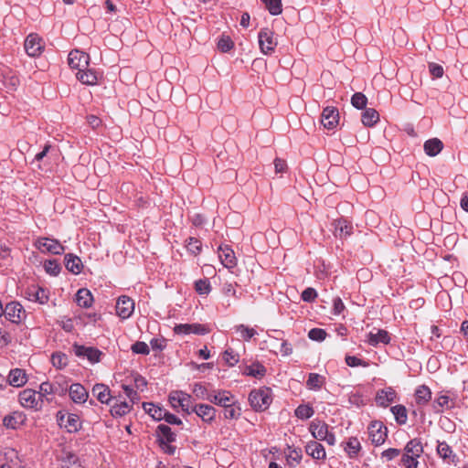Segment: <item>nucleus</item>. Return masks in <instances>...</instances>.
Returning <instances> with one entry per match:
<instances>
[{"label": "nucleus", "instance_id": "9b49d317", "mask_svg": "<svg viewBox=\"0 0 468 468\" xmlns=\"http://www.w3.org/2000/svg\"><path fill=\"white\" fill-rule=\"evenodd\" d=\"M73 349L75 355L79 357H87V359L91 363H97L100 361L101 352L97 348L75 344L73 346Z\"/></svg>", "mask_w": 468, "mask_h": 468}, {"label": "nucleus", "instance_id": "c85d7f7f", "mask_svg": "<svg viewBox=\"0 0 468 468\" xmlns=\"http://www.w3.org/2000/svg\"><path fill=\"white\" fill-rule=\"evenodd\" d=\"M367 337L368 344L373 346L378 345L379 343L388 344L390 340L388 333L385 330H378L377 333L370 332Z\"/></svg>", "mask_w": 468, "mask_h": 468}, {"label": "nucleus", "instance_id": "6ab92c4d", "mask_svg": "<svg viewBox=\"0 0 468 468\" xmlns=\"http://www.w3.org/2000/svg\"><path fill=\"white\" fill-rule=\"evenodd\" d=\"M397 394L392 388H387L385 389H381L377 393L376 402L378 406L388 407L390 403L394 402L396 399Z\"/></svg>", "mask_w": 468, "mask_h": 468}, {"label": "nucleus", "instance_id": "393cba45", "mask_svg": "<svg viewBox=\"0 0 468 468\" xmlns=\"http://www.w3.org/2000/svg\"><path fill=\"white\" fill-rule=\"evenodd\" d=\"M8 382L13 387H22L27 383V376L23 369L15 368L9 372Z\"/></svg>", "mask_w": 468, "mask_h": 468}, {"label": "nucleus", "instance_id": "4468645a", "mask_svg": "<svg viewBox=\"0 0 468 468\" xmlns=\"http://www.w3.org/2000/svg\"><path fill=\"white\" fill-rule=\"evenodd\" d=\"M174 331L177 335H206L208 330L200 324H181L175 326Z\"/></svg>", "mask_w": 468, "mask_h": 468}, {"label": "nucleus", "instance_id": "09e8293b", "mask_svg": "<svg viewBox=\"0 0 468 468\" xmlns=\"http://www.w3.org/2000/svg\"><path fill=\"white\" fill-rule=\"evenodd\" d=\"M193 394L200 399L208 400L210 393L207 389V388L201 383H196L193 387Z\"/></svg>", "mask_w": 468, "mask_h": 468}, {"label": "nucleus", "instance_id": "c03bdc74", "mask_svg": "<svg viewBox=\"0 0 468 468\" xmlns=\"http://www.w3.org/2000/svg\"><path fill=\"white\" fill-rule=\"evenodd\" d=\"M64 427L69 432L77 431L80 428V419L75 414H68Z\"/></svg>", "mask_w": 468, "mask_h": 468}, {"label": "nucleus", "instance_id": "a878e982", "mask_svg": "<svg viewBox=\"0 0 468 468\" xmlns=\"http://www.w3.org/2000/svg\"><path fill=\"white\" fill-rule=\"evenodd\" d=\"M423 147H424V151H425L426 154H428L430 156H436L437 154H439L441 152V150L443 148V144L440 139L432 138V139L427 140L424 143Z\"/></svg>", "mask_w": 468, "mask_h": 468}, {"label": "nucleus", "instance_id": "aec40b11", "mask_svg": "<svg viewBox=\"0 0 468 468\" xmlns=\"http://www.w3.org/2000/svg\"><path fill=\"white\" fill-rule=\"evenodd\" d=\"M69 397L75 403H84L89 394L86 388L80 383H74L69 389Z\"/></svg>", "mask_w": 468, "mask_h": 468}, {"label": "nucleus", "instance_id": "e2e57ef3", "mask_svg": "<svg viewBox=\"0 0 468 468\" xmlns=\"http://www.w3.org/2000/svg\"><path fill=\"white\" fill-rule=\"evenodd\" d=\"M316 296H317V293L314 288H307L302 292V299L304 302L311 303V302L314 301Z\"/></svg>", "mask_w": 468, "mask_h": 468}, {"label": "nucleus", "instance_id": "f257e3e1", "mask_svg": "<svg viewBox=\"0 0 468 468\" xmlns=\"http://www.w3.org/2000/svg\"><path fill=\"white\" fill-rule=\"evenodd\" d=\"M423 452L420 441L417 439L410 441L404 448V452L401 456L400 464L405 468H417L418 458Z\"/></svg>", "mask_w": 468, "mask_h": 468}, {"label": "nucleus", "instance_id": "4c0bfd02", "mask_svg": "<svg viewBox=\"0 0 468 468\" xmlns=\"http://www.w3.org/2000/svg\"><path fill=\"white\" fill-rule=\"evenodd\" d=\"M224 409V417L226 419L237 420L241 414V409L237 404L236 399L233 400V403H230V406H226Z\"/></svg>", "mask_w": 468, "mask_h": 468}, {"label": "nucleus", "instance_id": "bf43d9fd", "mask_svg": "<svg viewBox=\"0 0 468 468\" xmlns=\"http://www.w3.org/2000/svg\"><path fill=\"white\" fill-rule=\"evenodd\" d=\"M346 363L348 367H358V366H362V367L368 366L367 362H366L356 356H346Z\"/></svg>", "mask_w": 468, "mask_h": 468}, {"label": "nucleus", "instance_id": "a18cd8bd", "mask_svg": "<svg viewBox=\"0 0 468 468\" xmlns=\"http://www.w3.org/2000/svg\"><path fill=\"white\" fill-rule=\"evenodd\" d=\"M265 5L266 8L269 10V12L273 15L277 16L280 15L282 11V0H261Z\"/></svg>", "mask_w": 468, "mask_h": 468}, {"label": "nucleus", "instance_id": "6e6d98bb", "mask_svg": "<svg viewBox=\"0 0 468 468\" xmlns=\"http://www.w3.org/2000/svg\"><path fill=\"white\" fill-rule=\"evenodd\" d=\"M197 292L199 294H207L210 292V284L207 280H198L195 283Z\"/></svg>", "mask_w": 468, "mask_h": 468}, {"label": "nucleus", "instance_id": "603ef678", "mask_svg": "<svg viewBox=\"0 0 468 468\" xmlns=\"http://www.w3.org/2000/svg\"><path fill=\"white\" fill-rule=\"evenodd\" d=\"M44 268L46 271L51 275H58L61 270L59 264L56 260H49L45 261Z\"/></svg>", "mask_w": 468, "mask_h": 468}, {"label": "nucleus", "instance_id": "6e6552de", "mask_svg": "<svg viewBox=\"0 0 468 468\" xmlns=\"http://www.w3.org/2000/svg\"><path fill=\"white\" fill-rule=\"evenodd\" d=\"M90 56L78 49L69 54L68 62L71 69L79 70L86 69L89 67Z\"/></svg>", "mask_w": 468, "mask_h": 468}, {"label": "nucleus", "instance_id": "7c9ffc66", "mask_svg": "<svg viewBox=\"0 0 468 468\" xmlns=\"http://www.w3.org/2000/svg\"><path fill=\"white\" fill-rule=\"evenodd\" d=\"M313 436L322 441L323 438H326V434L329 431L328 425L322 421L313 422L310 427Z\"/></svg>", "mask_w": 468, "mask_h": 468}, {"label": "nucleus", "instance_id": "0e129e2a", "mask_svg": "<svg viewBox=\"0 0 468 468\" xmlns=\"http://www.w3.org/2000/svg\"><path fill=\"white\" fill-rule=\"evenodd\" d=\"M345 304L342 302L340 297H336L333 301V314L335 315H339L345 310Z\"/></svg>", "mask_w": 468, "mask_h": 468}, {"label": "nucleus", "instance_id": "ddd939ff", "mask_svg": "<svg viewBox=\"0 0 468 468\" xmlns=\"http://www.w3.org/2000/svg\"><path fill=\"white\" fill-rule=\"evenodd\" d=\"M234 399L235 397L229 391L224 389L211 392L208 398L209 402L223 408L230 406Z\"/></svg>", "mask_w": 468, "mask_h": 468}, {"label": "nucleus", "instance_id": "f03ea898", "mask_svg": "<svg viewBox=\"0 0 468 468\" xmlns=\"http://www.w3.org/2000/svg\"><path fill=\"white\" fill-rule=\"evenodd\" d=\"M157 441L162 451L169 455L175 454L176 447L172 443L176 441V433L171 428L165 424L157 426L156 431Z\"/></svg>", "mask_w": 468, "mask_h": 468}, {"label": "nucleus", "instance_id": "473e14b6", "mask_svg": "<svg viewBox=\"0 0 468 468\" xmlns=\"http://www.w3.org/2000/svg\"><path fill=\"white\" fill-rule=\"evenodd\" d=\"M306 452L314 459H322L325 456L324 447L317 441H311L306 445Z\"/></svg>", "mask_w": 468, "mask_h": 468}, {"label": "nucleus", "instance_id": "1a4fd4ad", "mask_svg": "<svg viewBox=\"0 0 468 468\" xmlns=\"http://www.w3.org/2000/svg\"><path fill=\"white\" fill-rule=\"evenodd\" d=\"M44 48L43 40L37 34H30L25 40V50L30 57L41 54Z\"/></svg>", "mask_w": 468, "mask_h": 468}, {"label": "nucleus", "instance_id": "ea45409f", "mask_svg": "<svg viewBox=\"0 0 468 468\" xmlns=\"http://www.w3.org/2000/svg\"><path fill=\"white\" fill-rule=\"evenodd\" d=\"M234 328L235 331L239 334V336L245 341L250 340L257 334L255 329L248 327L244 324H238Z\"/></svg>", "mask_w": 468, "mask_h": 468}, {"label": "nucleus", "instance_id": "37998d69", "mask_svg": "<svg viewBox=\"0 0 468 468\" xmlns=\"http://www.w3.org/2000/svg\"><path fill=\"white\" fill-rule=\"evenodd\" d=\"M266 373V369L265 367L257 363V364H252L251 366H249L246 367L245 369V374L248 375V376H251V377H254V378H262Z\"/></svg>", "mask_w": 468, "mask_h": 468}, {"label": "nucleus", "instance_id": "f3484780", "mask_svg": "<svg viewBox=\"0 0 468 468\" xmlns=\"http://www.w3.org/2000/svg\"><path fill=\"white\" fill-rule=\"evenodd\" d=\"M192 411L202 419L205 422H211L216 417V410L214 407L208 404H198L194 406Z\"/></svg>", "mask_w": 468, "mask_h": 468}, {"label": "nucleus", "instance_id": "4d7b16f0", "mask_svg": "<svg viewBox=\"0 0 468 468\" xmlns=\"http://www.w3.org/2000/svg\"><path fill=\"white\" fill-rule=\"evenodd\" d=\"M132 351L135 354L148 355L150 349L144 342H136L132 346Z\"/></svg>", "mask_w": 468, "mask_h": 468}, {"label": "nucleus", "instance_id": "b1692460", "mask_svg": "<svg viewBox=\"0 0 468 468\" xmlns=\"http://www.w3.org/2000/svg\"><path fill=\"white\" fill-rule=\"evenodd\" d=\"M65 266L68 271L74 274L80 273L83 268L80 259L71 253H69L65 256Z\"/></svg>", "mask_w": 468, "mask_h": 468}, {"label": "nucleus", "instance_id": "7ed1b4c3", "mask_svg": "<svg viewBox=\"0 0 468 468\" xmlns=\"http://www.w3.org/2000/svg\"><path fill=\"white\" fill-rule=\"evenodd\" d=\"M249 401L256 411L265 410L271 403V390L269 388L254 389L249 395Z\"/></svg>", "mask_w": 468, "mask_h": 468}, {"label": "nucleus", "instance_id": "bb28decb", "mask_svg": "<svg viewBox=\"0 0 468 468\" xmlns=\"http://www.w3.org/2000/svg\"><path fill=\"white\" fill-rule=\"evenodd\" d=\"M93 297L91 292L86 289L81 288L76 293V303L79 306L83 308H89L91 306Z\"/></svg>", "mask_w": 468, "mask_h": 468}, {"label": "nucleus", "instance_id": "79ce46f5", "mask_svg": "<svg viewBox=\"0 0 468 468\" xmlns=\"http://www.w3.org/2000/svg\"><path fill=\"white\" fill-rule=\"evenodd\" d=\"M324 378L316 373H310L306 382L310 389H319L323 386Z\"/></svg>", "mask_w": 468, "mask_h": 468}, {"label": "nucleus", "instance_id": "338daca9", "mask_svg": "<svg viewBox=\"0 0 468 468\" xmlns=\"http://www.w3.org/2000/svg\"><path fill=\"white\" fill-rule=\"evenodd\" d=\"M134 386L136 389L143 391L147 386V381L144 377L136 375L134 377Z\"/></svg>", "mask_w": 468, "mask_h": 468}, {"label": "nucleus", "instance_id": "cd10ccee", "mask_svg": "<svg viewBox=\"0 0 468 468\" xmlns=\"http://www.w3.org/2000/svg\"><path fill=\"white\" fill-rule=\"evenodd\" d=\"M77 79L86 85H95L98 80L97 73L91 69H86L79 70L76 73Z\"/></svg>", "mask_w": 468, "mask_h": 468}, {"label": "nucleus", "instance_id": "58836bf2", "mask_svg": "<svg viewBox=\"0 0 468 468\" xmlns=\"http://www.w3.org/2000/svg\"><path fill=\"white\" fill-rule=\"evenodd\" d=\"M132 406L125 401L112 406L111 413L113 417H122L130 412Z\"/></svg>", "mask_w": 468, "mask_h": 468}, {"label": "nucleus", "instance_id": "864d4df0", "mask_svg": "<svg viewBox=\"0 0 468 468\" xmlns=\"http://www.w3.org/2000/svg\"><path fill=\"white\" fill-rule=\"evenodd\" d=\"M223 359L228 365L233 367L239 362V355L234 353L232 349H227L223 354Z\"/></svg>", "mask_w": 468, "mask_h": 468}, {"label": "nucleus", "instance_id": "20e7f679", "mask_svg": "<svg viewBox=\"0 0 468 468\" xmlns=\"http://www.w3.org/2000/svg\"><path fill=\"white\" fill-rule=\"evenodd\" d=\"M368 436L376 446L385 442L388 436V429L381 421H372L368 426Z\"/></svg>", "mask_w": 468, "mask_h": 468}, {"label": "nucleus", "instance_id": "052dcab7", "mask_svg": "<svg viewBox=\"0 0 468 468\" xmlns=\"http://www.w3.org/2000/svg\"><path fill=\"white\" fill-rule=\"evenodd\" d=\"M186 247L190 252L197 254L201 250V242L195 238H190Z\"/></svg>", "mask_w": 468, "mask_h": 468}, {"label": "nucleus", "instance_id": "c756f323", "mask_svg": "<svg viewBox=\"0 0 468 468\" xmlns=\"http://www.w3.org/2000/svg\"><path fill=\"white\" fill-rule=\"evenodd\" d=\"M26 417L21 412H14L11 415L5 416L4 418V425L10 429H16L20 425L24 423Z\"/></svg>", "mask_w": 468, "mask_h": 468}, {"label": "nucleus", "instance_id": "dca6fc26", "mask_svg": "<svg viewBox=\"0 0 468 468\" xmlns=\"http://www.w3.org/2000/svg\"><path fill=\"white\" fill-rule=\"evenodd\" d=\"M334 234L336 238L346 239L352 234L353 226L346 219L340 218L333 222Z\"/></svg>", "mask_w": 468, "mask_h": 468}, {"label": "nucleus", "instance_id": "2f4dec72", "mask_svg": "<svg viewBox=\"0 0 468 468\" xmlns=\"http://www.w3.org/2000/svg\"><path fill=\"white\" fill-rule=\"evenodd\" d=\"M143 408L145 410V412L148 413L155 420H161L165 416V410L153 403L144 402L143 404Z\"/></svg>", "mask_w": 468, "mask_h": 468}, {"label": "nucleus", "instance_id": "774afa93", "mask_svg": "<svg viewBox=\"0 0 468 468\" xmlns=\"http://www.w3.org/2000/svg\"><path fill=\"white\" fill-rule=\"evenodd\" d=\"M400 454V451L398 449L390 448L382 452V457L387 460H392Z\"/></svg>", "mask_w": 468, "mask_h": 468}, {"label": "nucleus", "instance_id": "49530a36", "mask_svg": "<svg viewBox=\"0 0 468 468\" xmlns=\"http://www.w3.org/2000/svg\"><path fill=\"white\" fill-rule=\"evenodd\" d=\"M52 365L58 368H63L68 365V356L63 353H54L51 356Z\"/></svg>", "mask_w": 468, "mask_h": 468}, {"label": "nucleus", "instance_id": "c9c22d12", "mask_svg": "<svg viewBox=\"0 0 468 468\" xmlns=\"http://www.w3.org/2000/svg\"><path fill=\"white\" fill-rule=\"evenodd\" d=\"M379 120L378 112L372 108L366 109L362 114V122L365 126L371 127L375 125Z\"/></svg>", "mask_w": 468, "mask_h": 468}, {"label": "nucleus", "instance_id": "8fccbe9b", "mask_svg": "<svg viewBox=\"0 0 468 468\" xmlns=\"http://www.w3.org/2000/svg\"><path fill=\"white\" fill-rule=\"evenodd\" d=\"M367 102V97L361 92H356L351 98L352 105L356 109H363Z\"/></svg>", "mask_w": 468, "mask_h": 468}, {"label": "nucleus", "instance_id": "5701e85b", "mask_svg": "<svg viewBox=\"0 0 468 468\" xmlns=\"http://www.w3.org/2000/svg\"><path fill=\"white\" fill-rule=\"evenodd\" d=\"M66 392V388H62L59 389L56 384H51L50 382H43L39 387V392L37 393L39 399H44L48 395L50 394H58L64 395Z\"/></svg>", "mask_w": 468, "mask_h": 468}, {"label": "nucleus", "instance_id": "e433bc0d", "mask_svg": "<svg viewBox=\"0 0 468 468\" xmlns=\"http://www.w3.org/2000/svg\"><path fill=\"white\" fill-rule=\"evenodd\" d=\"M416 402L420 405L426 404L431 399V392L426 386H420L416 389L415 392Z\"/></svg>", "mask_w": 468, "mask_h": 468}, {"label": "nucleus", "instance_id": "9d476101", "mask_svg": "<svg viewBox=\"0 0 468 468\" xmlns=\"http://www.w3.org/2000/svg\"><path fill=\"white\" fill-rule=\"evenodd\" d=\"M4 314L10 322L19 324L25 317V310L19 303L12 302L5 305Z\"/></svg>", "mask_w": 468, "mask_h": 468}, {"label": "nucleus", "instance_id": "a19ab883", "mask_svg": "<svg viewBox=\"0 0 468 468\" xmlns=\"http://www.w3.org/2000/svg\"><path fill=\"white\" fill-rule=\"evenodd\" d=\"M391 412L399 424H405L407 422V410L402 405H396L391 408Z\"/></svg>", "mask_w": 468, "mask_h": 468}, {"label": "nucleus", "instance_id": "0eeeda50", "mask_svg": "<svg viewBox=\"0 0 468 468\" xmlns=\"http://www.w3.org/2000/svg\"><path fill=\"white\" fill-rule=\"evenodd\" d=\"M259 45L261 52L265 55L271 54L276 46L277 41L273 37V32L269 28H263L259 33Z\"/></svg>", "mask_w": 468, "mask_h": 468}, {"label": "nucleus", "instance_id": "2eb2a0df", "mask_svg": "<svg viewBox=\"0 0 468 468\" xmlns=\"http://www.w3.org/2000/svg\"><path fill=\"white\" fill-rule=\"evenodd\" d=\"M339 113L334 107H326L322 112L321 122L326 129H333L338 123Z\"/></svg>", "mask_w": 468, "mask_h": 468}, {"label": "nucleus", "instance_id": "13d9d810", "mask_svg": "<svg viewBox=\"0 0 468 468\" xmlns=\"http://www.w3.org/2000/svg\"><path fill=\"white\" fill-rule=\"evenodd\" d=\"M233 41L229 37H221L218 42V48L222 52H228L233 48Z\"/></svg>", "mask_w": 468, "mask_h": 468}, {"label": "nucleus", "instance_id": "412c9836", "mask_svg": "<svg viewBox=\"0 0 468 468\" xmlns=\"http://www.w3.org/2000/svg\"><path fill=\"white\" fill-rule=\"evenodd\" d=\"M91 393L101 403L109 404L112 399L110 388L104 384L94 385Z\"/></svg>", "mask_w": 468, "mask_h": 468}, {"label": "nucleus", "instance_id": "de8ad7c7", "mask_svg": "<svg viewBox=\"0 0 468 468\" xmlns=\"http://www.w3.org/2000/svg\"><path fill=\"white\" fill-rule=\"evenodd\" d=\"M314 414V410L308 405H300L295 410V416L302 420H307Z\"/></svg>", "mask_w": 468, "mask_h": 468}, {"label": "nucleus", "instance_id": "680f3d73", "mask_svg": "<svg viewBox=\"0 0 468 468\" xmlns=\"http://www.w3.org/2000/svg\"><path fill=\"white\" fill-rule=\"evenodd\" d=\"M301 459V453L295 450L291 451L287 455V464L290 466H295L299 463Z\"/></svg>", "mask_w": 468, "mask_h": 468}, {"label": "nucleus", "instance_id": "4be33fe9", "mask_svg": "<svg viewBox=\"0 0 468 468\" xmlns=\"http://www.w3.org/2000/svg\"><path fill=\"white\" fill-rule=\"evenodd\" d=\"M27 298L32 302H37L44 304L48 302V297L46 291L40 287H32L26 292Z\"/></svg>", "mask_w": 468, "mask_h": 468}, {"label": "nucleus", "instance_id": "a211bd4d", "mask_svg": "<svg viewBox=\"0 0 468 468\" xmlns=\"http://www.w3.org/2000/svg\"><path fill=\"white\" fill-rule=\"evenodd\" d=\"M219 259L221 263L228 269H231L237 264L235 253L228 245L219 247Z\"/></svg>", "mask_w": 468, "mask_h": 468}, {"label": "nucleus", "instance_id": "f704fd0d", "mask_svg": "<svg viewBox=\"0 0 468 468\" xmlns=\"http://www.w3.org/2000/svg\"><path fill=\"white\" fill-rule=\"evenodd\" d=\"M437 452L443 460H449V464H456L454 461L455 455L452 454L451 447L446 442H439Z\"/></svg>", "mask_w": 468, "mask_h": 468}, {"label": "nucleus", "instance_id": "f8f14e48", "mask_svg": "<svg viewBox=\"0 0 468 468\" xmlns=\"http://www.w3.org/2000/svg\"><path fill=\"white\" fill-rule=\"evenodd\" d=\"M134 311V302L128 296L119 297L116 303V313L122 318H129Z\"/></svg>", "mask_w": 468, "mask_h": 468}, {"label": "nucleus", "instance_id": "69168bd1", "mask_svg": "<svg viewBox=\"0 0 468 468\" xmlns=\"http://www.w3.org/2000/svg\"><path fill=\"white\" fill-rule=\"evenodd\" d=\"M274 168L276 173H285L287 171V164L285 160L281 158H275Z\"/></svg>", "mask_w": 468, "mask_h": 468}, {"label": "nucleus", "instance_id": "423d86ee", "mask_svg": "<svg viewBox=\"0 0 468 468\" xmlns=\"http://www.w3.org/2000/svg\"><path fill=\"white\" fill-rule=\"evenodd\" d=\"M19 402L24 408L38 410L42 408L43 399L37 397L35 390L27 388L19 393Z\"/></svg>", "mask_w": 468, "mask_h": 468}, {"label": "nucleus", "instance_id": "39448f33", "mask_svg": "<svg viewBox=\"0 0 468 468\" xmlns=\"http://www.w3.org/2000/svg\"><path fill=\"white\" fill-rule=\"evenodd\" d=\"M35 246L43 253L49 252L55 255L62 254L65 250L64 246L58 240L49 238H38Z\"/></svg>", "mask_w": 468, "mask_h": 468}, {"label": "nucleus", "instance_id": "5fc2aeb1", "mask_svg": "<svg viewBox=\"0 0 468 468\" xmlns=\"http://www.w3.org/2000/svg\"><path fill=\"white\" fill-rule=\"evenodd\" d=\"M308 336L310 339L314 341H323L325 339L326 333L321 328H313L309 331Z\"/></svg>", "mask_w": 468, "mask_h": 468}, {"label": "nucleus", "instance_id": "3c124183", "mask_svg": "<svg viewBox=\"0 0 468 468\" xmlns=\"http://www.w3.org/2000/svg\"><path fill=\"white\" fill-rule=\"evenodd\" d=\"M361 448L360 441L357 438H350L348 441L346 442V446L345 450L348 452L350 456L353 454H356Z\"/></svg>", "mask_w": 468, "mask_h": 468}, {"label": "nucleus", "instance_id": "72a5a7b5", "mask_svg": "<svg viewBox=\"0 0 468 468\" xmlns=\"http://www.w3.org/2000/svg\"><path fill=\"white\" fill-rule=\"evenodd\" d=\"M170 399L172 400H177V404L180 408H187L191 406V397L190 395L183 392V391H172L170 393Z\"/></svg>", "mask_w": 468, "mask_h": 468}]
</instances>
